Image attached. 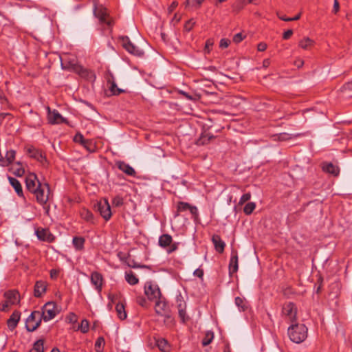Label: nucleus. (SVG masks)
Instances as JSON below:
<instances>
[{
    "mask_svg": "<svg viewBox=\"0 0 352 352\" xmlns=\"http://www.w3.org/2000/svg\"><path fill=\"white\" fill-rule=\"evenodd\" d=\"M4 296L6 301H8L10 305H14L19 301V294L15 290H10L4 294Z\"/></svg>",
    "mask_w": 352,
    "mask_h": 352,
    "instance_id": "cd10ccee",
    "label": "nucleus"
},
{
    "mask_svg": "<svg viewBox=\"0 0 352 352\" xmlns=\"http://www.w3.org/2000/svg\"><path fill=\"white\" fill-rule=\"evenodd\" d=\"M340 9V4L338 0H334L333 12L334 14L338 13Z\"/></svg>",
    "mask_w": 352,
    "mask_h": 352,
    "instance_id": "680f3d73",
    "label": "nucleus"
},
{
    "mask_svg": "<svg viewBox=\"0 0 352 352\" xmlns=\"http://www.w3.org/2000/svg\"><path fill=\"white\" fill-rule=\"evenodd\" d=\"M282 313L289 322H294L296 320L297 307L294 302H287L284 303Z\"/></svg>",
    "mask_w": 352,
    "mask_h": 352,
    "instance_id": "1a4fd4ad",
    "label": "nucleus"
},
{
    "mask_svg": "<svg viewBox=\"0 0 352 352\" xmlns=\"http://www.w3.org/2000/svg\"><path fill=\"white\" fill-rule=\"evenodd\" d=\"M47 284L43 280H37L34 287V296L41 298L47 291Z\"/></svg>",
    "mask_w": 352,
    "mask_h": 352,
    "instance_id": "f3484780",
    "label": "nucleus"
},
{
    "mask_svg": "<svg viewBox=\"0 0 352 352\" xmlns=\"http://www.w3.org/2000/svg\"><path fill=\"white\" fill-rule=\"evenodd\" d=\"M250 198H251L250 192H247V193L241 196V197L240 198L239 204L241 206L244 204L246 201H248L250 199Z\"/></svg>",
    "mask_w": 352,
    "mask_h": 352,
    "instance_id": "de8ad7c7",
    "label": "nucleus"
},
{
    "mask_svg": "<svg viewBox=\"0 0 352 352\" xmlns=\"http://www.w3.org/2000/svg\"><path fill=\"white\" fill-rule=\"evenodd\" d=\"M256 208V204L254 202H248L243 208V212L246 215H250L252 213Z\"/></svg>",
    "mask_w": 352,
    "mask_h": 352,
    "instance_id": "a19ab883",
    "label": "nucleus"
},
{
    "mask_svg": "<svg viewBox=\"0 0 352 352\" xmlns=\"http://www.w3.org/2000/svg\"><path fill=\"white\" fill-rule=\"evenodd\" d=\"M44 340L39 339L34 342L33 346V350L36 352H44Z\"/></svg>",
    "mask_w": 352,
    "mask_h": 352,
    "instance_id": "ea45409f",
    "label": "nucleus"
},
{
    "mask_svg": "<svg viewBox=\"0 0 352 352\" xmlns=\"http://www.w3.org/2000/svg\"><path fill=\"white\" fill-rule=\"evenodd\" d=\"M173 239L172 236L168 234H164L161 235L159 238V245L162 248H166L168 253H172L176 251L178 248V243H172Z\"/></svg>",
    "mask_w": 352,
    "mask_h": 352,
    "instance_id": "6e6552de",
    "label": "nucleus"
},
{
    "mask_svg": "<svg viewBox=\"0 0 352 352\" xmlns=\"http://www.w3.org/2000/svg\"><path fill=\"white\" fill-rule=\"evenodd\" d=\"M236 305L239 307L240 311H245L248 308V301L242 298L236 297L234 300Z\"/></svg>",
    "mask_w": 352,
    "mask_h": 352,
    "instance_id": "72a5a7b5",
    "label": "nucleus"
},
{
    "mask_svg": "<svg viewBox=\"0 0 352 352\" xmlns=\"http://www.w3.org/2000/svg\"><path fill=\"white\" fill-rule=\"evenodd\" d=\"M178 6V3L177 1H173L168 7V11L170 12H173Z\"/></svg>",
    "mask_w": 352,
    "mask_h": 352,
    "instance_id": "69168bd1",
    "label": "nucleus"
},
{
    "mask_svg": "<svg viewBox=\"0 0 352 352\" xmlns=\"http://www.w3.org/2000/svg\"><path fill=\"white\" fill-rule=\"evenodd\" d=\"M116 166L123 173L129 176H135V170L133 167H131L129 164L123 161H117L116 162Z\"/></svg>",
    "mask_w": 352,
    "mask_h": 352,
    "instance_id": "a211bd4d",
    "label": "nucleus"
},
{
    "mask_svg": "<svg viewBox=\"0 0 352 352\" xmlns=\"http://www.w3.org/2000/svg\"><path fill=\"white\" fill-rule=\"evenodd\" d=\"M116 88H118V87H117L116 82L113 81L111 83V87H110V91H111V92L112 93L113 95H114V92L116 91Z\"/></svg>",
    "mask_w": 352,
    "mask_h": 352,
    "instance_id": "338daca9",
    "label": "nucleus"
},
{
    "mask_svg": "<svg viewBox=\"0 0 352 352\" xmlns=\"http://www.w3.org/2000/svg\"><path fill=\"white\" fill-rule=\"evenodd\" d=\"M212 242L214 246L215 250L221 254L223 252L226 243L222 241L221 236L218 234H214L212 236Z\"/></svg>",
    "mask_w": 352,
    "mask_h": 352,
    "instance_id": "4be33fe9",
    "label": "nucleus"
},
{
    "mask_svg": "<svg viewBox=\"0 0 352 352\" xmlns=\"http://www.w3.org/2000/svg\"><path fill=\"white\" fill-rule=\"evenodd\" d=\"M78 329L82 333H86L89 329V322L87 319L82 320L80 324L78 327Z\"/></svg>",
    "mask_w": 352,
    "mask_h": 352,
    "instance_id": "79ce46f5",
    "label": "nucleus"
},
{
    "mask_svg": "<svg viewBox=\"0 0 352 352\" xmlns=\"http://www.w3.org/2000/svg\"><path fill=\"white\" fill-rule=\"evenodd\" d=\"M80 65L77 64L75 58H64L61 60V67L63 69L76 72V67Z\"/></svg>",
    "mask_w": 352,
    "mask_h": 352,
    "instance_id": "412c9836",
    "label": "nucleus"
},
{
    "mask_svg": "<svg viewBox=\"0 0 352 352\" xmlns=\"http://www.w3.org/2000/svg\"><path fill=\"white\" fill-rule=\"evenodd\" d=\"M21 313L19 311H14L7 321V324L10 330L13 331L17 326L20 320Z\"/></svg>",
    "mask_w": 352,
    "mask_h": 352,
    "instance_id": "aec40b11",
    "label": "nucleus"
},
{
    "mask_svg": "<svg viewBox=\"0 0 352 352\" xmlns=\"http://www.w3.org/2000/svg\"><path fill=\"white\" fill-rule=\"evenodd\" d=\"M245 38V36H243L241 33H237L233 36L232 40L235 43H239L241 42Z\"/></svg>",
    "mask_w": 352,
    "mask_h": 352,
    "instance_id": "09e8293b",
    "label": "nucleus"
},
{
    "mask_svg": "<svg viewBox=\"0 0 352 352\" xmlns=\"http://www.w3.org/2000/svg\"><path fill=\"white\" fill-rule=\"evenodd\" d=\"M144 294L150 300H155L160 298L162 296L158 285L153 284L151 281L145 283Z\"/></svg>",
    "mask_w": 352,
    "mask_h": 352,
    "instance_id": "0eeeda50",
    "label": "nucleus"
},
{
    "mask_svg": "<svg viewBox=\"0 0 352 352\" xmlns=\"http://www.w3.org/2000/svg\"><path fill=\"white\" fill-rule=\"evenodd\" d=\"M301 134H289L287 133H280L278 134H275L273 135L274 140H278V141H288L292 139L296 138L297 137H299Z\"/></svg>",
    "mask_w": 352,
    "mask_h": 352,
    "instance_id": "c85d7f7f",
    "label": "nucleus"
},
{
    "mask_svg": "<svg viewBox=\"0 0 352 352\" xmlns=\"http://www.w3.org/2000/svg\"><path fill=\"white\" fill-rule=\"evenodd\" d=\"M43 183L39 181L35 173H30L25 179L26 188L30 192L34 195L35 199L36 198L38 189L41 188Z\"/></svg>",
    "mask_w": 352,
    "mask_h": 352,
    "instance_id": "7ed1b4c3",
    "label": "nucleus"
},
{
    "mask_svg": "<svg viewBox=\"0 0 352 352\" xmlns=\"http://www.w3.org/2000/svg\"><path fill=\"white\" fill-rule=\"evenodd\" d=\"M278 18L284 21H292L291 17H287L285 16L280 15L278 14Z\"/></svg>",
    "mask_w": 352,
    "mask_h": 352,
    "instance_id": "774afa93",
    "label": "nucleus"
},
{
    "mask_svg": "<svg viewBox=\"0 0 352 352\" xmlns=\"http://www.w3.org/2000/svg\"><path fill=\"white\" fill-rule=\"evenodd\" d=\"M214 339V333L212 331H207L205 333L204 337L201 341L204 346L210 344Z\"/></svg>",
    "mask_w": 352,
    "mask_h": 352,
    "instance_id": "e433bc0d",
    "label": "nucleus"
},
{
    "mask_svg": "<svg viewBox=\"0 0 352 352\" xmlns=\"http://www.w3.org/2000/svg\"><path fill=\"white\" fill-rule=\"evenodd\" d=\"M120 39L122 42L123 47L130 54L138 56H141L144 54L143 51L132 43L127 36H122L120 37Z\"/></svg>",
    "mask_w": 352,
    "mask_h": 352,
    "instance_id": "9b49d317",
    "label": "nucleus"
},
{
    "mask_svg": "<svg viewBox=\"0 0 352 352\" xmlns=\"http://www.w3.org/2000/svg\"><path fill=\"white\" fill-rule=\"evenodd\" d=\"M42 320L41 311H32L26 320L25 328L27 331L29 332L35 331L41 325Z\"/></svg>",
    "mask_w": 352,
    "mask_h": 352,
    "instance_id": "20e7f679",
    "label": "nucleus"
},
{
    "mask_svg": "<svg viewBox=\"0 0 352 352\" xmlns=\"http://www.w3.org/2000/svg\"><path fill=\"white\" fill-rule=\"evenodd\" d=\"M191 205H190L188 203L184 202V201H179L177 204V214L176 216H179V213L181 212H184L186 210H189Z\"/></svg>",
    "mask_w": 352,
    "mask_h": 352,
    "instance_id": "4c0bfd02",
    "label": "nucleus"
},
{
    "mask_svg": "<svg viewBox=\"0 0 352 352\" xmlns=\"http://www.w3.org/2000/svg\"><path fill=\"white\" fill-rule=\"evenodd\" d=\"M294 65L298 67V68H300L301 67H302V65H304V61L300 59V58H298L297 60H295L294 62Z\"/></svg>",
    "mask_w": 352,
    "mask_h": 352,
    "instance_id": "0e129e2a",
    "label": "nucleus"
},
{
    "mask_svg": "<svg viewBox=\"0 0 352 352\" xmlns=\"http://www.w3.org/2000/svg\"><path fill=\"white\" fill-rule=\"evenodd\" d=\"M8 180L10 185L14 188L16 194L20 197H23V192L21 183L18 179L14 177H8Z\"/></svg>",
    "mask_w": 352,
    "mask_h": 352,
    "instance_id": "bb28decb",
    "label": "nucleus"
},
{
    "mask_svg": "<svg viewBox=\"0 0 352 352\" xmlns=\"http://www.w3.org/2000/svg\"><path fill=\"white\" fill-rule=\"evenodd\" d=\"M80 216L82 219H83L84 221L89 223L95 224L96 223L93 213L88 209L82 208L80 210Z\"/></svg>",
    "mask_w": 352,
    "mask_h": 352,
    "instance_id": "a878e982",
    "label": "nucleus"
},
{
    "mask_svg": "<svg viewBox=\"0 0 352 352\" xmlns=\"http://www.w3.org/2000/svg\"><path fill=\"white\" fill-rule=\"evenodd\" d=\"M189 211L195 217L198 216V210L196 206H191L189 209Z\"/></svg>",
    "mask_w": 352,
    "mask_h": 352,
    "instance_id": "e2e57ef3",
    "label": "nucleus"
},
{
    "mask_svg": "<svg viewBox=\"0 0 352 352\" xmlns=\"http://www.w3.org/2000/svg\"><path fill=\"white\" fill-rule=\"evenodd\" d=\"M74 141L75 142H78L84 146L85 148H87V144H89L88 140H85L83 135L80 133H77L74 138Z\"/></svg>",
    "mask_w": 352,
    "mask_h": 352,
    "instance_id": "58836bf2",
    "label": "nucleus"
},
{
    "mask_svg": "<svg viewBox=\"0 0 352 352\" xmlns=\"http://www.w3.org/2000/svg\"><path fill=\"white\" fill-rule=\"evenodd\" d=\"M230 41L228 38H222L219 43V47L221 48H226L229 46Z\"/></svg>",
    "mask_w": 352,
    "mask_h": 352,
    "instance_id": "864d4df0",
    "label": "nucleus"
},
{
    "mask_svg": "<svg viewBox=\"0 0 352 352\" xmlns=\"http://www.w3.org/2000/svg\"><path fill=\"white\" fill-rule=\"evenodd\" d=\"M136 302L143 307H146L147 306V301L143 296L137 297Z\"/></svg>",
    "mask_w": 352,
    "mask_h": 352,
    "instance_id": "603ef678",
    "label": "nucleus"
},
{
    "mask_svg": "<svg viewBox=\"0 0 352 352\" xmlns=\"http://www.w3.org/2000/svg\"><path fill=\"white\" fill-rule=\"evenodd\" d=\"M105 344V341L103 337H99L97 338L95 342V349L97 352H102V347Z\"/></svg>",
    "mask_w": 352,
    "mask_h": 352,
    "instance_id": "37998d69",
    "label": "nucleus"
},
{
    "mask_svg": "<svg viewBox=\"0 0 352 352\" xmlns=\"http://www.w3.org/2000/svg\"><path fill=\"white\" fill-rule=\"evenodd\" d=\"M168 305L161 297L155 300V310L157 315L166 316L168 313Z\"/></svg>",
    "mask_w": 352,
    "mask_h": 352,
    "instance_id": "dca6fc26",
    "label": "nucleus"
},
{
    "mask_svg": "<svg viewBox=\"0 0 352 352\" xmlns=\"http://www.w3.org/2000/svg\"><path fill=\"white\" fill-rule=\"evenodd\" d=\"M259 3L260 0H236L233 3L232 8L234 10L239 12L249 3L258 5Z\"/></svg>",
    "mask_w": 352,
    "mask_h": 352,
    "instance_id": "b1692460",
    "label": "nucleus"
},
{
    "mask_svg": "<svg viewBox=\"0 0 352 352\" xmlns=\"http://www.w3.org/2000/svg\"><path fill=\"white\" fill-rule=\"evenodd\" d=\"M186 311L182 307V305H179V316L181 318L182 322H186Z\"/></svg>",
    "mask_w": 352,
    "mask_h": 352,
    "instance_id": "3c124183",
    "label": "nucleus"
},
{
    "mask_svg": "<svg viewBox=\"0 0 352 352\" xmlns=\"http://www.w3.org/2000/svg\"><path fill=\"white\" fill-rule=\"evenodd\" d=\"M179 93L189 100H196L197 99L195 96L190 95L188 93H186L184 91L180 90Z\"/></svg>",
    "mask_w": 352,
    "mask_h": 352,
    "instance_id": "5fc2aeb1",
    "label": "nucleus"
},
{
    "mask_svg": "<svg viewBox=\"0 0 352 352\" xmlns=\"http://www.w3.org/2000/svg\"><path fill=\"white\" fill-rule=\"evenodd\" d=\"M97 209L102 218H104L106 221L110 219L112 213L111 210V206L107 199H103L97 204Z\"/></svg>",
    "mask_w": 352,
    "mask_h": 352,
    "instance_id": "f8f14e48",
    "label": "nucleus"
},
{
    "mask_svg": "<svg viewBox=\"0 0 352 352\" xmlns=\"http://www.w3.org/2000/svg\"><path fill=\"white\" fill-rule=\"evenodd\" d=\"M66 320L69 323H75L77 321V316L74 313H70L67 317Z\"/></svg>",
    "mask_w": 352,
    "mask_h": 352,
    "instance_id": "8fccbe9b",
    "label": "nucleus"
},
{
    "mask_svg": "<svg viewBox=\"0 0 352 352\" xmlns=\"http://www.w3.org/2000/svg\"><path fill=\"white\" fill-rule=\"evenodd\" d=\"M195 24V21L194 19H190L185 23L184 28L186 32H190L193 28Z\"/></svg>",
    "mask_w": 352,
    "mask_h": 352,
    "instance_id": "a18cd8bd",
    "label": "nucleus"
},
{
    "mask_svg": "<svg viewBox=\"0 0 352 352\" xmlns=\"http://www.w3.org/2000/svg\"><path fill=\"white\" fill-rule=\"evenodd\" d=\"M35 234L38 240L47 243H52L55 240V236L47 228H38L35 230Z\"/></svg>",
    "mask_w": 352,
    "mask_h": 352,
    "instance_id": "ddd939ff",
    "label": "nucleus"
},
{
    "mask_svg": "<svg viewBox=\"0 0 352 352\" xmlns=\"http://www.w3.org/2000/svg\"><path fill=\"white\" fill-rule=\"evenodd\" d=\"M293 34V31L292 30H288L283 33V39L287 40L289 39Z\"/></svg>",
    "mask_w": 352,
    "mask_h": 352,
    "instance_id": "bf43d9fd",
    "label": "nucleus"
},
{
    "mask_svg": "<svg viewBox=\"0 0 352 352\" xmlns=\"http://www.w3.org/2000/svg\"><path fill=\"white\" fill-rule=\"evenodd\" d=\"M156 345L162 352H170V346L168 341L164 338H158L156 340Z\"/></svg>",
    "mask_w": 352,
    "mask_h": 352,
    "instance_id": "c756f323",
    "label": "nucleus"
},
{
    "mask_svg": "<svg viewBox=\"0 0 352 352\" xmlns=\"http://www.w3.org/2000/svg\"><path fill=\"white\" fill-rule=\"evenodd\" d=\"M60 312V309L54 301L46 302L42 307L41 316L45 322H48L54 318Z\"/></svg>",
    "mask_w": 352,
    "mask_h": 352,
    "instance_id": "f03ea898",
    "label": "nucleus"
},
{
    "mask_svg": "<svg viewBox=\"0 0 352 352\" xmlns=\"http://www.w3.org/2000/svg\"><path fill=\"white\" fill-rule=\"evenodd\" d=\"M16 151L10 149L7 151L5 157L0 158V166H8L13 162L15 159Z\"/></svg>",
    "mask_w": 352,
    "mask_h": 352,
    "instance_id": "6ab92c4d",
    "label": "nucleus"
},
{
    "mask_svg": "<svg viewBox=\"0 0 352 352\" xmlns=\"http://www.w3.org/2000/svg\"><path fill=\"white\" fill-rule=\"evenodd\" d=\"M214 137L209 133L202 134L197 140L196 144L198 146H204L208 144Z\"/></svg>",
    "mask_w": 352,
    "mask_h": 352,
    "instance_id": "7c9ffc66",
    "label": "nucleus"
},
{
    "mask_svg": "<svg viewBox=\"0 0 352 352\" xmlns=\"http://www.w3.org/2000/svg\"><path fill=\"white\" fill-rule=\"evenodd\" d=\"M117 315L120 320H124L126 318V313L124 305L122 302H118L116 306Z\"/></svg>",
    "mask_w": 352,
    "mask_h": 352,
    "instance_id": "473e14b6",
    "label": "nucleus"
},
{
    "mask_svg": "<svg viewBox=\"0 0 352 352\" xmlns=\"http://www.w3.org/2000/svg\"><path fill=\"white\" fill-rule=\"evenodd\" d=\"M125 279L126 282L131 285H136L139 281L138 278L132 271L125 273Z\"/></svg>",
    "mask_w": 352,
    "mask_h": 352,
    "instance_id": "c9c22d12",
    "label": "nucleus"
},
{
    "mask_svg": "<svg viewBox=\"0 0 352 352\" xmlns=\"http://www.w3.org/2000/svg\"><path fill=\"white\" fill-rule=\"evenodd\" d=\"M47 110V119L49 124H60L62 123L68 124V121L66 118H63L60 113L56 109L52 110L50 107H46Z\"/></svg>",
    "mask_w": 352,
    "mask_h": 352,
    "instance_id": "423d86ee",
    "label": "nucleus"
},
{
    "mask_svg": "<svg viewBox=\"0 0 352 352\" xmlns=\"http://www.w3.org/2000/svg\"><path fill=\"white\" fill-rule=\"evenodd\" d=\"M17 166H19L18 168H16L14 171H13V173L18 176V177H21L22 175H23V174L25 173V170L24 168L22 167V165L19 162L16 163Z\"/></svg>",
    "mask_w": 352,
    "mask_h": 352,
    "instance_id": "c03bdc74",
    "label": "nucleus"
},
{
    "mask_svg": "<svg viewBox=\"0 0 352 352\" xmlns=\"http://www.w3.org/2000/svg\"><path fill=\"white\" fill-rule=\"evenodd\" d=\"M50 185L47 182H44L41 185V188L38 189V192H37L36 201L38 204L43 206V208H45V205L50 199Z\"/></svg>",
    "mask_w": 352,
    "mask_h": 352,
    "instance_id": "39448f33",
    "label": "nucleus"
},
{
    "mask_svg": "<svg viewBox=\"0 0 352 352\" xmlns=\"http://www.w3.org/2000/svg\"><path fill=\"white\" fill-rule=\"evenodd\" d=\"M238 254L236 251H232L231 258L229 263V273L231 276L238 270Z\"/></svg>",
    "mask_w": 352,
    "mask_h": 352,
    "instance_id": "5701e85b",
    "label": "nucleus"
},
{
    "mask_svg": "<svg viewBox=\"0 0 352 352\" xmlns=\"http://www.w3.org/2000/svg\"><path fill=\"white\" fill-rule=\"evenodd\" d=\"M118 296H119V295H118V294H109L108 295V298L110 300V301H111L112 303H115V302H116V300H118Z\"/></svg>",
    "mask_w": 352,
    "mask_h": 352,
    "instance_id": "4d7b16f0",
    "label": "nucleus"
},
{
    "mask_svg": "<svg viewBox=\"0 0 352 352\" xmlns=\"http://www.w3.org/2000/svg\"><path fill=\"white\" fill-rule=\"evenodd\" d=\"M94 14L97 17L101 23H105L108 26L111 27L113 25V21L109 19V14H107V9L102 6L98 7L95 4L94 9Z\"/></svg>",
    "mask_w": 352,
    "mask_h": 352,
    "instance_id": "9d476101",
    "label": "nucleus"
},
{
    "mask_svg": "<svg viewBox=\"0 0 352 352\" xmlns=\"http://www.w3.org/2000/svg\"><path fill=\"white\" fill-rule=\"evenodd\" d=\"M267 49V44L265 43H259L257 45V50L259 52H264Z\"/></svg>",
    "mask_w": 352,
    "mask_h": 352,
    "instance_id": "052dcab7",
    "label": "nucleus"
},
{
    "mask_svg": "<svg viewBox=\"0 0 352 352\" xmlns=\"http://www.w3.org/2000/svg\"><path fill=\"white\" fill-rule=\"evenodd\" d=\"M307 328L303 324H292L288 328L289 339L296 344H300L307 338Z\"/></svg>",
    "mask_w": 352,
    "mask_h": 352,
    "instance_id": "f257e3e1",
    "label": "nucleus"
},
{
    "mask_svg": "<svg viewBox=\"0 0 352 352\" xmlns=\"http://www.w3.org/2000/svg\"><path fill=\"white\" fill-rule=\"evenodd\" d=\"M91 283L98 292H101L103 285V277L100 273L98 272H92L91 274Z\"/></svg>",
    "mask_w": 352,
    "mask_h": 352,
    "instance_id": "2eb2a0df",
    "label": "nucleus"
},
{
    "mask_svg": "<svg viewBox=\"0 0 352 352\" xmlns=\"http://www.w3.org/2000/svg\"><path fill=\"white\" fill-rule=\"evenodd\" d=\"M123 204H124L123 199L120 196H116L115 197H113V199L112 200V204H113V206H114L116 207H120V206H122Z\"/></svg>",
    "mask_w": 352,
    "mask_h": 352,
    "instance_id": "49530a36",
    "label": "nucleus"
},
{
    "mask_svg": "<svg viewBox=\"0 0 352 352\" xmlns=\"http://www.w3.org/2000/svg\"><path fill=\"white\" fill-rule=\"evenodd\" d=\"M314 41L309 37L303 38L298 43L299 47L304 50L309 49L314 45Z\"/></svg>",
    "mask_w": 352,
    "mask_h": 352,
    "instance_id": "f704fd0d",
    "label": "nucleus"
},
{
    "mask_svg": "<svg viewBox=\"0 0 352 352\" xmlns=\"http://www.w3.org/2000/svg\"><path fill=\"white\" fill-rule=\"evenodd\" d=\"M85 239L81 236H74L72 239V243L76 250H82L84 249Z\"/></svg>",
    "mask_w": 352,
    "mask_h": 352,
    "instance_id": "2f4dec72",
    "label": "nucleus"
},
{
    "mask_svg": "<svg viewBox=\"0 0 352 352\" xmlns=\"http://www.w3.org/2000/svg\"><path fill=\"white\" fill-rule=\"evenodd\" d=\"M193 275L200 278H202L204 276V270L198 268L194 271Z\"/></svg>",
    "mask_w": 352,
    "mask_h": 352,
    "instance_id": "6e6d98bb",
    "label": "nucleus"
},
{
    "mask_svg": "<svg viewBox=\"0 0 352 352\" xmlns=\"http://www.w3.org/2000/svg\"><path fill=\"white\" fill-rule=\"evenodd\" d=\"M322 168L323 171L331 174L333 176H338L340 173L339 167L331 162H324Z\"/></svg>",
    "mask_w": 352,
    "mask_h": 352,
    "instance_id": "393cba45",
    "label": "nucleus"
},
{
    "mask_svg": "<svg viewBox=\"0 0 352 352\" xmlns=\"http://www.w3.org/2000/svg\"><path fill=\"white\" fill-rule=\"evenodd\" d=\"M76 74L84 80L94 82L96 78L95 72L93 70L85 68L82 65L76 67Z\"/></svg>",
    "mask_w": 352,
    "mask_h": 352,
    "instance_id": "4468645a",
    "label": "nucleus"
},
{
    "mask_svg": "<svg viewBox=\"0 0 352 352\" xmlns=\"http://www.w3.org/2000/svg\"><path fill=\"white\" fill-rule=\"evenodd\" d=\"M10 304L8 301H5L2 305H0V311H6L10 307Z\"/></svg>",
    "mask_w": 352,
    "mask_h": 352,
    "instance_id": "13d9d810",
    "label": "nucleus"
}]
</instances>
